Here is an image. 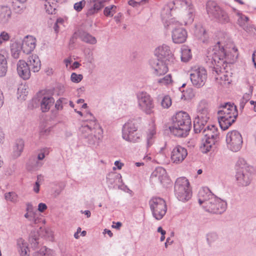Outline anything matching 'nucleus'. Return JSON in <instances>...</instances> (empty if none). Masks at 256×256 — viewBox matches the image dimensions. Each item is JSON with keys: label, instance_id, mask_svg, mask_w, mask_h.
I'll use <instances>...</instances> for the list:
<instances>
[{"label": "nucleus", "instance_id": "9d476101", "mask_svg": "<svg viewBox=\"0 0 256 256\" xmlns=\"http://www.w3.org/2000/svg\"><path fill=\"white\" fill-rule=\"evenodd\" d=\"M137 127L133 120H129L122 128V136L126 140L136 142L140 138V134L136 132Z\"/></svg>", "mask_w": 256, "mask_h": 256}, {"label": "nucleus", "instance_id": "774afa93", "mask_svg": "<svg viewBox=\"0 0 256 256\" xmlns=\"http://www.w3.org/2000/svg\"><path fill=\"white\" fill-rule=\"evenodd\" d=\"M34 190L36 193H38L40 191V184L38 182H36L34 187Z\"/></svg>", "mask_w": 256, "mask_h": 256}, {"label": "nucleus", "instance_id": "aec40b11", "mask_svg": "<svg viewBox=\"0 0 256 256\" xmlns=\"http://www.w3.org/2000/svg\"><path fill=\"white\" fill-rule=\"evenodd\" d=\"M17 72L19 76L24 80H28L30 76V69L24 60H20L17 64Z\"/></svg>", "mask_w": 256, "mask_h": 256}, {"label": "nucleus", "instance_id": "de8ad7c7", "mask_svg": "<svg viewBox=\"0 0 256 256\" xmlns=\"http://www.w3.org/2000/svg\"><path fill=\"white\" fill-rule=\"evenodd\" d=\"M114 8H116V6L114 5L105 8L104 10V14L106 16H112L115 12Z\"/></svg>", "mask_w": 256, "mask_h": 256}, {"label": "nucleus", "instance_id": "39448f33", "mask_svg": "<svg viewBox=\"0 0 256 256\" xmlns=\"http://www.w3.org/2000/svg\"><path fill=\"white\" fill-rule=\"evenodd\" d=\"M202 134L204 138L202 140L200 149L202 152L206 153L219 140L218 128L214 125L206 126L202 131Z\"/></svg>", "mask_w": 256, "mask_h": 256}, {"label": "nucleus", "instance_id": "5fc2aeb1", "mask_svg": "<svg viewBox=\"0 0 256 256\" xmlns=\"http://www.w3.org/2000/svg\"><path fill=\"white\" fill-rule=\"evenodd\" d=\"M46 250V246L42 247L39 250L36 251L33 254V256H44L45 251Z\"/></svg>", "mask_w": 256, "mask_h": 256}, {"label": "nucleus", "instance_id": "7ed1b4c3", "mask_svg": "<svg viewBox=\"0 0 256 256\" xmlns=\"http://www.w3.org/2000/svg\"><path fill=\"white\" fill-rule=\"evenodd\" d=\"M172 126L169 129L174 136L178 137H186L190 129L191 120L186 112H179L172 118Z\"/></svg>", "mask_w": 256, "mask_h": 256}, {"label": "nucleus", "instance_id": "f8f14e48", "mask_svg": "<svg viewBox=\"0 0 256 256\" xmlns=\"http://www.w3.org/2000/svg\"><path fill=\"white\" fill-rule=\"evenodd\" d=\"M170 28L172 29V41L175 44H182L186 42L188 34L186 30L179 26L178 22L172 20L168 25Z\"/></svg>", "mask_w": 256, "mask_h": 256}, {"label": "nucleus", "instance_id": "8fccbe9b", "mask_svg": "<svg viewBox=\"0 0 256 256\" xmlns=\"http://www.w3.org/2000/svg\"><path fill=\"white\" fill-rule=\"evenodd\" d=\"M86 4V0H82L79 2L75 3L74 6V8L76 12H80L84 7Z\"/></svg>", "mask_w": 256, "mask_h": 256}, {"label": "nucleus", "instance_id": "4c0bfd02", "mask_svg": "<svg viewBox=\"0 0 256 256\" xmlns=\"http://www.w3.org/2000/svg\"><path fill=\"white\" fill-rule=\"evenodd\" d=\"M24 216L28 219L31 222V225L33 226L34 224H38L42 221V219L38 216H36V212L28 213L26 212Z\"/></svg>", "mask_w": 256, "mask_h": 256}, {"label": "nucleus", "instance_id": "a19ab883", "mask_svg": "<svg viewBox=\"0 0 256 256\" xmlns=\"http://www.w3.org/2000/svg\"><path fill=\"white\" fill-rule=\"evenodd\" d=\"M81 37L82 41L86 43H89L90 44H96V38L94 36L90 34H89L84 33L82 35Z\"/></svg>", "mask_w": 256, "mask_h": 256}, {"label": "nucleus", "instance_id": "6e6552de", "mask_svg": "<svg viewBox=\"0 0 256 256\" xmlns=\"http://www.w3.org/2000/svg\"><path fill=\"white\" fill-rule=\"evenodd\" d=\"M136 97L139 108L146 114H152L154 105L150 96L145 92H139Z\"/></svg>", "mask_w": 256, "mask_h": 256}, {"label": "nucleus", "instance_id": "58836bf2", "mask_svg": "<svg viewBox=\"0 0 256 256\" xmlns=\"http://www.w3.org/2000/svg\"><path fill=\"white\" fill-rule=\"evenodd\" d=\"M40 232H38L37 233L31 232L30 237V242L31 246L34 249H36L38 248V234Z\"/></svg>", "mask_w": 256, "mask_h": 256}, {"label": "nucleus", "instance_id": "e2e57ef3", "mask_svg": "<svg viewBox=\"0 0 256 256\" xmlns=\"http://www.w3.org/2000/svg\"><path fill=\"white\" fill-rule=\"evenodd\" d=\"M252 94V88H250V94H245L243 96L242 99L245 100V103H246L248 100H250V96Z\"/></svg>", "mask_w": 256, "mask_h": 256}, {"label": "nucleus", "instance_id": "f257e3e1", "mask_svg": "<svg viewBox=\"0 0 256 256\" xmlns=\"http://www.w3.org/2000/svg\"><path fill=\"white\" fill-rule=\"evenodd\" d=\"M238 49L232 44L224 48L218 42L214 46L208 50L205 59L207 64L212 68V72L219 74L222 70H224L226 64H233L238 57Z\"/></svg>", "mask_w": 256, "mask_h": 256}, {"label": "nucleus", "instance_id": "ddd939ff", "mask_svg": "<svg viewBox=\"0 0 256 256\" xmlns=\"http://www.w3.org/2000/svg\"><path fill=\"white\" fill-rule=\"evenodd\" d=\"M206 211L216 214H222L226 208V202L218 198L216 196L212 198L210 202H206Z\"/></svg>", "mask_w": 256, "mask_h": 256}, {"label": "nucleus", "instance_id": "c756f323", "mask_svg": "<svg viewBox=\"0 0 256 256\" xmlns=\"http://www.w3.org/2000/svg\"><path fill=\"white\" fill-rule=\"evenodd\" d=\"M17 248L20 256H30L28 253V244L22 238L17 240Z\"/></svg>", "mask_w": 256, "mask_h": 256}, {"label": "nucleus", "instance_id": "20e7f679", "mask_svg": "<svg viewBox=\"0 0 256 256\" xmlns=\"http://www.w3.org/2000/svg\"><path fill=\"white\" fill-rule=\"evenodd\" d=\"M218 112V121L222 130H227L233 123L238 116L236 106L230 102L222 104Z\"/></svg>", "mask_w": 256, "mask_h": 256}, {"label": "nucleus", "instance_id": "b1692460", "mask_svg": "<svg viewBox=\"0 0 256 256\" xmlns=\"http://www.w3.org/2000/svg\"><path fill=\"white\" fill-rule=\"evenodd\" d=\"M180 4L182 6H186L188 8V18L186 21L185 22V24H192L194 20V10L191 2L189 0H182Z\"/></svg>", "mask_w": 256, "mask_h": 256}, {"label": "nucleus", "instance_id": "4d7b16f0", "mask_svg": "<svg viewBox=\"0 0 256 256\" xmlns=\"http://www.w3.org/2000/svg\"><path fill=\"white\" fill-rule=\"evenodd\" d=\"M246 32L249 34H252L254 32V28L249 23L242 28Z\"/></svg>", "mask_w": 256, "mask_h": 256}, {"label": "nucleus", "instance_id": "2f4dec72", "mask_svg": "<svg viewBox=\"0 0 256 256\" xmlns=\"http://www.w3.org/2000/svg\"><path fill=\"white\" fill-rule=\"evenodd\" d=\"M10 50L12 56L16 59H18L20 56L21 50H22L21 42H15L12 43L10 46Z\"/></svg>", "mask_w": 256, "mask_h": 256}, {"label": "nucleus", "instance_id": "09e8293b", "mask_svg": "<svg viewBox=\"0 0 256 256\" xmlns=\"http://www.w3.org/2000/svg\"><path fill=\"white\" fill-rule=\"evenodd\" d=\"M10 35L6 31H3L0 34V46L3 43L8 42L10 38Z\"/></svg>", "mask_w": 256, "mask_h": 256}, {"label": "nucleus", "instance_id": "f704fd0d", "mask_svg": "<svg viewBox=\"0 0 256 256\" xmlns=\"http://www.w3.org/2000/svg\"><path fill=\"white\" fill-rule=\"evenodd\" d=\"M7 61L5 56L0 54V76H4L7 71Z\"/></svg>", "mask_w": 256, "mask_h": 256}, {"label": "nucleus", "instance_id": "c03bdc74", "mask_svg": "<svg viewBox=\"0 0 256 256\" xmlns=\"http://www.w3.org/2000/svg\"><path fill=\"white\" fill-rule=\"evenodd\" d=\"M218 239V236L216 232H210L206 235V240L210 245L211 244L216 242Z\"/></svg>", "mask_w": 256, "mask_h": 256}, {"label": "nucleus", "instance_id": "1a4fd4ad", "mask_svg": "<svg viewBox=\"0 0 256 256\" xmlns=\"http://www.w3.org/2000/svg\"><path fill=\"white\" fill-rule=\"evenodd\" d=\"M207 78V72L204 67H195L190 71V79L192 85L196 88L202 87Z\"/></svg>", "mask_w": 256, "mask_h": 256}, {"label": "nucleus", "instance_id": "680f3d73", "mask_svg": "<svg viewBox=\"0 0 256 256\" xmlns=\"http://www.w3.org/2000/svg\"><path fill=\"white\" fill-rule=\"evenodd\" d=\"M60 102L61 100H60V98L56 102L55 108L57 110H61L64 107Z\"/></svg>", "mask_w": 256, "mask_h": 256}, {"label": "nucleus", "instance_id": "dca6fc26", "mask_svg": "<svg viewBox=\"0 0 256 256\" xmlns=\"http://www.w3.org/2000/svg\"><path fill=\"white\" fill-rule=\"evenodd\" d=\"M154 54L156 58L164 60L168 64H172L174 60L170 47L166 44H162L156 48Z\"/></svg>", "mask_w": 256, "mask_h": 256}, {"label": "nucleus", "instance_id": "bf43d9fd", "mask_svg": "<svg viewBox=\"0 0 256 256\" xmlns=\"http://www.w3.org/2000/svg\"><path fill=\"white\" fill-rule=\"evenodd\" d=\"M47 208L46 205L44 203H40L38 206V210L40 212H44Z\"/></svg>", "mask_w": 256, "mask_h": 256}, {"label": "nucleus", "instance_id": "864d4df0", "mask_svg": "<svg viewBox=\"0 0 256 256\" xmlns=\"http://www.w3.org/2000/svg\"><path fill=\"white\" fill-rule=\"evenodd\" d=\"M236 169L237 168H242L244 167L245 168H247L248 170V167L246 166L245 160L244 158H239L236 164Z\"/></svg>", "mask_w": 256, "mask_h": 256}, {"label": "nucleus", "instance_id": "37998d69", "mask_svg": "<svg viewBox=\"0 0 256 256\" xmlns=\"http://www.w3.org/2000/svg\"><path fill=\"white\" fill-rule=\"evenodd\" d=\"M4 197L7 201L12 202H16L18 201V195L13 192L6 193Z\"/></svg>", "mask_w": 256, "mask_h": 256}, {"label": "nucleus", "instance_id": "c85d7f7f", "mask_svg": "<svg viewBox=\"0 0 256 256\" xmlns=\"http://www.w3.org/2000/svg\"><path fill=\"white\" fill-rule=\"evenodd\" d=\"M221 10L220 8L214 2L210 0L206 4V11L210 16L214 17Z\"/></svg>", "mask_w": 256, "mask_h": 256}, {"label": "nucleus", "instance_id": "412c9836", "mask_svg": "<svg viewBox=\"0 0 256 256\" xmlns=\"http://www.w3.org/2000/svg\"><path fill=\"white\" fill-rule=\"evenodd\" d=\"M215 196L208 188H204L198 192V202L204 208L206 207V202H210V200Z\"/></svg>", "mask_w": 256, "mask_h": 256}, {"label": "nucleus", "instance_id": "2eb2a0df", "mask_svg": "<svg viewBox=\"0 0 256 256\" xmlns=\"http://www.w3.org/2000/svg\"><path fill=\"white\" fill-rule=\"evenodd\" d=\"M150 64L153 70V74L156 76H160L166 74L168 70V66L172 64L156 58L150 60Z\"/></svg>", "mask_w": 256, "mask_h": 256}, {"label": "nucleus", "instance_id": "a18cd8bd", "mask_svg": "<svg viewBox=\"0 0 256 256\" xmlns=\"http://www.w3.org/2000/svg\"><path fill=\"white\" fill-rule=\"evenodd\" d=\"M172 76L170 74H168L162 78L158 80V82L162 85H168L172 82Z\"/></svg>", "mask_w": 256, "mask_h": 256}, {"label": "nucleus", "instance_id": "e433bc0d", "mask_svg": "<svg viewBox=\"0 0 256 256\" xmlns=\"http://www.w3.org/2000/svg\"><path fill=\"white\" fill-rule=\"evenodd\" d=\"M43 164L36 160L34 158L30 160L28 164V168L30 170H35L42 166Z\"/></svg>", "mask_w": 256, "mask_h": 256}, {"label": "nucleus", "instance_id": "a211bd4d", "mask_svg": "<svg viewBox=\"0 0 256 256\" xmlns=\"http://www.w3.org/2000/svg\"><path fill=\"white\" fill-rule=\"evenodd\" d=\"M236 178L238 183L240 186H247L250 182V174L247 168L244 167L242 168H237Z\"/></svg>", "mask_w": 256, "mask_h": 256}, {"label": "nucleus", "instance_id": "473e14b6", "mask_svg": "<svg viewBox=\"0 0 256 256\" xmlns=\"http://www.w3.org/2000/svg\"><path fill=\"white\" fill-rule=\"evenodd\" d=\"M218 22L222 24H226L230 22V19L228 14L221 9L214 17Z\"/></svg>", "mask_w": 256, "mask_h": 256}, {"label": "nucleus", "instance_id": "a878e982", "mask_svg": "<svg viewBox=\"0 0 256 256\" xmlns=\"http://www.w3.org/2000/svg\"><path fill=\"white\" fill-rule=\"evenodd\" d=\"M104 6V4H100V2L94 3L90 2L87 12L86 15L87 17L94 16L98 14L102 8Z\"/></svg>", "mask_w": 256, "mask_h": 256}, {"label": "nucleus", "instance_id": "0e129e2a", "mask_svg": "<svg viewBox=\"0 0 256 256\" xmlns=\"http://www.w3.org/2000/svg\"><path fill=\"white\" fill-rule=\"evenodd\" d=\"M26 210L27 212H28V213L34 212L33 210V206L30 203H28L26 204Z\"/></svg>", "mask_w": 256, "mask_h": 256}, {"label": "nucleus", "instance_id": "338daca9", "mask_svg": "<svg viewBox=\"0 0 256 256\" xmlns=\"http://www.w3.org/2000/svg\"><path fill=\"white\" fill-rule=\"evenodd\" d=\"M129 5L132 6L134 7H136L140 5L139 2L134 1V0H130L128 2Z\"/></svg>", "mask_w": 256, "mask_h": 256}, {"label": "nucleus", "instance_id": "ea45409f", "mask_svg": "<svg viewBox=\"0 0 256 256\" xmlns=\"http://www.w3.org/2000/svg\"><path fill=\"white\" fill-rule=\"evenodd\" d=\"M237 14L239 16L237 21V24L239 25L240 26L243 28L248 24L249 18L245 15H244L240 12H238Z\"/></svg>", "mask_w": 256, "mask_h": 256}, {"label": "nucleus", "instance_id": "7c9ffc66", "mask_svg": "<svg viewBox=\"0 0 256 256\" xmlns=\"http://www.w3.org/2000/svg\"><path fill=\"white\" fill-rule=\"evenodd\" d=\"M194 34L198 38L202 40L204 42L206 40V30L200 24H197L195 26Z\"/></svg>", "mask_w": 256, "mask_h": 256}, {"label": "nucleus", "instance_id": "72a5a7b5", "mask_svg": "<svg viewBox=\"0 0 256 256\" xmlns=\"http://www.w3.org/2000/svg\"><path fill=\"white\" fill-rule=\"evenodd\" d=\"M180 58L184 62H187L192 58L191 50L188 46H183L182 48Z\"/></svg>", "mask_w": 256, "mask_h": 256}, {"label": "nucleus", "instance_id": "423d86ee", "mask_svg": "<svg viewBox=\"0 0 256 256\" xmlns=\"http://www.w3.org/2000/svg\"><path fill=\"white\" fill-rule=\"evenodd\" d=\"M189 182L186 178H178L174 184L175 195L177 198L183 202L188 200L192 196V192L189 188Z\"/></svg>", "mask_w": 256, "mask_h": 256}, {"label": "nucleus", "instance_id": "f03ea898", "mask_svg": "<svg viewBox=\"0 0 256 256\" xmlns=\"http://www.w3.org/2000/svg\"><path fill=\"white\" fill-rule=\"evenodd\" d=\"M86 117L88 118V124L82 125L80 129L81 136L88 145L96 148L102 140L103 131L90 112L86 113Z\"/></svg>", "mask_w": 256, "mask_h": 256}, {"label": "nucleus", "instance_id": "c9c22d12", "mask_svg": "<svg viewBox=\"0 0 256 256\" xmlns=\"http://www.w3.org/2000/svg\"><path fill=\"white\" fill-rule=\"evenodd\" d=\"M45 0V8L46 12L49 14H54V12L56 10V2L53 1V0Z\"/></svg>", "mask_w": 256, "mask_h": 256}, {"label": "nucleus", "instance_id": "3c124183", "mask_svg": "<svg viewBox=\"0 0 256 256\" xmlns=\"http://www.w3.org/2000/svg\"><path fill=\"white\" fill-rule=\"evenodd\" d=\"M119 176L121 177L119 174H116L112 172L110 173L106 177L107 182L110 184H112L114 182V178H118Z\"/></svg>", "mask_w": 256, "mask_h": 256}, {"label": "nucleus", "instance_id": "9b49d317", "mask_svg": "<svg viewBox=\"0 0 256 256\" xmlns=\"http://www.w3.org/2000/svg\"><path fill=\"white\" fill-rule=\"evenodd\" d=\"M226 142L228 148L234 152L239 151L243 143L241 134L236 130H232L227 134Z\"/></svg>", "mask_w": 256, "mask_h": 256}, {"label": "nucleus", "instance_id": "4468645a", "mask_svg": "<svg viewBox=\"0 0 256 256\" xmlns=\"http://www.w3.org/2000/svg\"><path fill=\"white\" fill-rule=\"evenodd\" d=\"M208 112L206 108L202 110L194 120V129L196 134H202V131L206 128V124L209 120Z\"/></svg>", "mask_w": 256, "mask_h": 256}, {"label": "nucleus", "instance_id": "6ab92c4d", "mask_svg": "<svg viewBox=\"0 0 256 256\" xmlns=\"http://www.w3.org/2000/svg\"><path fill=\"white\" fill-rule=\"evenodd\" d=\"M38 100L40 102L41 110L42 112H46L49 110L50 107L54 102V99L52 96L44 95L42 92L37 94Z\"/></svg>", "mask_w": 256, "mask_h": 256}, {"label": "nucleus", "instance_id": "bb28decb", "mask_svg": "<svg viewBox=\"0 0 256 256\" xmlns=\"http://www.w3.org/2000/svg\"><path fill=\"white\" fill-rule=\"evenodd\" d=\"M26 63L34 72H38L40 68V61L36 55L30 56Z\"/></svg>", "mask_w": 256, "mask_h": 256}, {"label": "nucleus", "instance_id": "13d9d810", "mask_svg": "<svg viewBox=\"0 0 256 256\" xmlns=\"http://www.w3.org/2000/svg\"><path fill=\"white\" fill-rule=\"evenodd\" d=\"M64 22V20L62 19V18H58L56 20V22H55L54 26V31L56 32H58V24H62V22Z\"/></svg>", "mask_w": 256, "mask_h": 256}, {"label": "nucleus", "instance_id": "79ce46f5", "mask_svg": "<svg viewBox=\"0 0 256 256\" xmlns=\"http://www.w3.org/2000/svg\"><path fill=\"white\" fill-rule=\"evenodd\" d=\"M161 106L164 108H168L172 104V100L168 96H164L162 98Z\"/></svg>", "mask_w": 256, "mask_h": 256}, {"label": "nucleus", "instance_id": "cd10ccee", "mask_svg": "<svg viewBox=\"0 0 256 256\" xmlns=\"http://www.w3.org/2000/svg\"><path fill=\"white\" fill-rule=\"evenodd\" d=\"M24 142L22 138L17 139L13 146L12 157L16 158L19 157L23 152Z\"/></svg>", "mask_w": 256, "mask_h": 256}, {"label": "nucleus", "instance_id": "69168bd1", "mask_svg": "<svg viewBox=\"0 0 256 256\" xmlns=\"http://www.w3.org/2000/svg\"><path fill=\"white\" fill-rule=\"evenodd\" d=\"M45 254H46L44 256H54V252L50 249H48V248H46V250L45 251Z\"/></svg>", "mask_w": 256, "mask_h": 256}, {"label": "nucleus", "instance_id": "0eeeda50", "mask_svg": "<svg viewBox=\"0 0 256 256\" xmlns=\"http://www.w3.org/2000/svg\"><path fill=\"white\" fill-rule=\"evenodd\" d=\"M149 204L153 216L157 220L162 219L167 211L165 200L160 197H153L150 200Z\"/></svg>", "mask_w": 256, "mask_h": 256}, {"label": "nucleus", "instance_id": "052dcab7", "mask_svg": "<svg viewBox=\"0 0 256 256\" xmlns=\"http://www.w3.org/2000/svg\"><path fill=\"white\" fill-rule=\"evenodd\" d=\"M64 188V186H60L58 189L56 190L54 192V196L56 197L59 196Z\"/></svg>", "mask_w": 256, "mask_h": 256}, {"label": "nucleus", "instance_id": "603ef678", "mask_svg": "<svg viewBox=\"0 0 256 256\" xmlns=\"http://www.w3.org/2000/svg\"><path fill=\"white\" fill-rule=\"evenodd\" d=\"M82 78L83 76L82 74H78L75 72L72 73L70 76L71 80L76 83L80 82L82 80Z\"/></svg>", "mask_w": 256, "mask_h": 256}, {"label": "nucleus", "instance_id": "49530a36", "mask_svg": "<svg viewBox=\"0 0 256 256\" xmlns=\"http://www.w3.org/2000/svg\"><path fill=\"white\" fill-rule=\"evenodd\" d=\"M156 134L154 130H150L147 136V147L150 146L154 143L153 137Z\"/></svg>", "mask_w": 256, "mask_h": 256}, {"label": "nucleus", "instance_id": "393cba45", "mask_svg": "<svg viewBox=\"0 0 256 256\" xmlns=\"http://www.w3.org/2000/svg\"><path fill=\"white\" fill-rule=\"evenodd\" d=\"M12 11L10 8L7 6H0V23L2 24H7L11 18Z\"/></svg>", "mask_w": 256, "mask_h": 256}, {"label": "nucleus", "instance_id": "4be33fe9", "mask_svg": "<svg viewBox=\"0 0 256 256\" xmlns=\"http://www.w3.org/2000/svg\"><path fill=\"white\" fill-rule=\"evenodd\" d=\"M36 40L32 36H27L22 40L21 45L24 53L28 54L36 48Z\"/></svg>", "mask_w": 256, "mask_h": 256}, {"label": "nucleus", "instance_id": "5701e85b", "mask_svg": "<svg viewBox=\"0 0 256 256\" xmlns=\"http://www.w3.org/2000/svg\"><path fill=\"white\" fill-rule=\"evenodd\" d=\"M151 178H158L162 184H164L168 180L165 169L162 167L157 168L152 174Z\"/></svg>", "mask_w": 256, "mask_h": 256}, {"label": "nucleus", "instance_id": "f3484780", "mask_svg": "<svg viewBox=\"0 0 256 256\" xmlns=\"http://www.w3.org/2000/svg\"><path fill=\"white\" fill-rule=\"evenodd\" d=\"M188 155L186 149L178 145L174 147L172 152L171 160L173 162L179 164L182 162Z\"/></svg>", "mask_w": 256, "mask_h": 256}, {"label": "nucleus", "instance_id": "6e6d98bb", "mask_svg": "<svg viewBox=\"0 0 256 256\" xmlns=\"http://www.w3.org/2000/svg\"><path fill=\"white\" fill-rule=\"evenodd\" d=\"M48 151L47 149H44L42 150L41 152L40 153L38 156L37 159L38 160H42L44 158L46 154H48Z\"/></svg>", "mask_w": 256, "mask_h": 256}]
</instances>
